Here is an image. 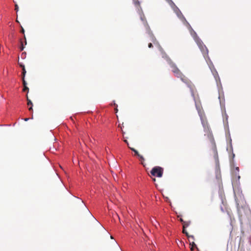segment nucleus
<instances>
[{
    "instance_id": "obj_17",
    "label": "nucleus",
    "mask_w": 251,
    "mask_h": 251,
    "mask_svg": "<svg viewBox=\"0 0 251 251\" xmlns=\"http://www.w3.org/2000/svg\"><path fill=\"white\" fill-rule=\"evenodd\" d=\"M23 91H27L28 93L29 91V88L27 87V86H24V88H23Z\"/></svg>"
},
{
    "instance_id": "obj_25",
    "label": "nucleus",
    "mask_w": 251,
    "mask_h": 251,
    "mask_svg": "<svg viewBox=\"0 0 251 251\" xmlns=\"http://www.w3.org/2000/svg\"><path fill=\"white\" fill-rule=\"evenodd\" d=\"M19 64L20 66L22 68V70L23 69V68H25L24 65H23V64L19 62Z\"/></svg>"
},
{
    "instance_id": "obj_32",
    "label": "nucleus",
    "mask_w": 251,
    "mask_h": 251,
    "mask_svg": "<svg viewBox=\"0 0 251 251\" xmlns=\"http://www.w3.org/2000/svg\"><path fill=\"white\" fill-rule=\"evenodd\" d=\"M115 110H116V112H117V111H118V109H117V108H115Z\"/></svg>"
},
{
    "instance_id": "obj_19",
    "label": "nucleus",
    "mask_w": 251,
    "mask_h": 251,
    "mask_svg": "<svg viewBox=\"0 0 251 251\" xmlns=\"http://www.w3.org/2000/svg\"><path fill=\"white\" fill-rule=\"evenodd\" d=\"M22 80H23V84L24 86H27V83L25 80V77L22 78Z\"/></svg>"
},
{
    "instance_id": "obj_26",
    "label": "nucleus",
    "mask_w": 251,
    "mask_h": 251,
    "mask_svg": "<svg viewBox=\"0 0 251 251\" xmlns=\"http://www.w3.org/2000/svg\"><path fill=\"white\" fill-rule=\"evenodd\" d=\"M21 32L23 33V34L25 33V30H24V29L23 28V27L22 26H21Z\"/></svg>"
},
{
    "instance_id": "obj_6",
    "label": "nucleus",
    "mask_w": 251,
    "mask_h": 251,
    "mask_svg": "<svg viewBox=\"0 0 251 251\" xmlns=\"http://www.w3.org/2000/svg\"><path fill=\"white\" fill-rule=\"evenodd\" d=\"M159 50L161 52L162 57L165 59L169 65L174 62L160 46L159 47Z\"/></svg>"
},
{
    "instance_id": "obj_31",
    "label": "nucleus",
    "mask_w": 251,
    "mask_h": 251,
    "mask_svg": "<svg viewBox=\"0 0 251 251\" xmlns=\"http://www.w3.org/2000/svg\"><path fill=\"white\" fill-rule=\"evenodd\" d=\"M152 180H153V181H155L156 179H155V178H153L152 179Z\"/></svg>"
},
{
    "instance_id": "obj_30",
    "label": "nucleus",
    "mask_w": 251,
    "mask_h": 251,
    "mask_svg": "<svg viewBox=\"0 0 251 251\" xmlns=\"http://www.w3.org/2000/svg\"><path fill=\"white\" fill-rule=\"evenodd\" d=\"M24 120H25V121H27L28 120V118H25Z\"/></svg>"
},
{
    "instance_id": "obj_8",
    "label": "nucleus",
    "mask_w": 251,
    "mask_h": 251,
    "mask_svg": "<svg viewBox=\"0 0 251 251\" xmlns=\"http://www.w3.org/2000/svg\"><path fill=\"white\" fill-rule=\"evenodd\" d=\"M149 35L150 37V41L152 42L155 46H158L160 47L158 42L157 41L153 34L151 32H150V31Z\"/></svg>"
},
{
    "instance_id": "obj_9",
    "label": "nucleus",
    "mask_w": 251,
    "mask_h": 251,
    "mask_svg": "<svg viewBox=\"0 0 251 251\" xmlns=\"http://www.w3.org/2000/svg\"><path fill=\"white\" fill-rule=\"evenodd\" d=\"M140 19L143 21V22L145 26L146 27L147 29L149 30H150L149 26V25L147 22V21L146 20L145 16L142 13L140 14Z\"/></svg>"
},
{
    "instance_id": "obj_29",
    "label": "nucleus",
    "mask_w": 251,
    "mask_h": 251,
    "mask_svg": "<svg viewBox=\"0 0 251 251\" xmlns=\"http://www.w3.org/2000/svg\"><path fill=\"white\" fill-rule=\"evenodd\" d=\"M24 38H25V45H26V38H25V35H24Z\"/></svg>"
},
{
    "instance_id": "obj_27",
    "label": "nucleus",
    "mask_w": 251,
    "mask_h": 251,
    "mask_svg": "<svg viewBox=\"0 0 251 251\" xmlns=\"http://www.w3.org/2000/svg\"><path fill=\"white\" fill-rule=\"evenodd\" d=\"M124 141L127 144V145L128 146V147L129 148V144H128V141H127V140L125 139L124 140Z\"/></svg>"
},
{
    "instance_id": "obj_12",
    "label": "nucleus",
    "mask_w": 251,
    "mask_h": 251,
    "mask_svg": "<svg viewBox=\"0 0 251 251\" xmlns=\"http://www.w3.org/2000/svg\"><path fill=\"white\" fill-rule=\"evenodd\" d=\"M196 107L198 110V113L199 114L200 117H201L203 116V112L201 111V108L200 105H199L196 102Z\"/></svg>"
},
{
    "instance_id": "obj_1",
    "label": "nucleus",
    "mask_w": 251,
    "mask_h": 251,
    "mask_svg": "<svg viewBox=\"0 0 251 251\" xmlns=\"http://www.w3.org/2000/svg\"><path fill=\"white\" fill-rule=\"evenodd\" d=\"M201 124L204 128V130L205 132L207 134L208 137L210 141L212 144V151L213 153L214 158L216 161H218V152L217 150L216 145L215 142L214 141V139L213 136L212 135V132L210 130V128L208 125V123L206 120H205L203 116L200 117Z\"/></svg>"
},
{
    "instance_id": "obj_35",
    "label": "nucleus",
    "mask_w": 251,
    "mask_h": 251,
    "mask_svg": "<svg viewBox=\"0 0 251 251\" xmlns=\"http://www.w3.org/2000/svg\"><path fill=\"white\" fill-rule=\"evenodd\" d=\"M191 237L192 238H194V236H191Z\"/></svg>"
},
{
    "instance_id": "obj_22",
    "label": "nucleus",
    "mask_w": 251,
    "mask_h": 251,
    "mask_svg": "<svg viewBox=\"0 0 251 251\" xmlns=\"http://www.w3.org/2000/svg\"><path fill=\"white\" fill-rule=\"evenodd\" d=\"M190 245H192V248H191V250L192 251H193V247L196 246V244H195L194 242H192L191 244H190Z\"/></svg>"
},
{
    "instance_id": "obj_13",
    "label": "nucleus",
    "mask_w": 251,
    "mask_h": 251,
    "mask_svg": "<svg viewBox=\"0 0 251 251\" xmlns=\"http://www.w3.org/2000/svg\"><path fill=\"white\" fill-rule=\"evenodd\" d=\"M129 148L132 151H133L135 153V155L138 156V157L140 156V154L139 153L138 151L136 150L135 149L133 148H131L130 147H129Z\"/></svg>"
},
{
    "instance_id": "obj_28",
    "label": "nucleus",
    "mask_w": 251,
    "mask_h": 251,
    "mask_svg": "<svg viewBox=\"0 0 251 251\" xmlns=\"http://www.w3.org/2000/svg\"><path fill=\"white\" fill-rule=\"evenodd\" d=\"M179 221H180V222L182 223V224H183L184 223V222H185L184 221H183V220L181 218H180L179 219Z\"/></svg>"
},
{
    "instance_id": "obj_21",
    "label": "nucleus",
    "mask_w": 251,
    "mask_h": 251,
    "mask_svg": "<svg viewBox=\"0 0 251 251\" xmlns=\"http://www.w3.org/2000/svg\"><path fill=\"white\" fill-rule=\"evenodd\" d=\"M152 42H150L148 44V47L149 48H151L153 47V45H152Z\"/></svg>"
},
{
    "instance_id": "obj_7",
    "label": "nucleus",
    "mask_w": 251,
    "mask_h": 251,
    "mask_svg": "<svg viewBox=\"0 0 251 251\" xmlns=\"http://www.w3.org/2000/svg\"><path fill=\"white\" fill-rule=\"evenodd\" d=\"M185 25L188 27V29H189L190 32H191L192 36L193 37L195 41L196 42H198V40H201L198 36L196 32L193 29V28H192V27L190 25V26H189L187 25Z\"/></svg>"
},
{
    "instance_id": "obj_3",
    "label": "nucleus",
    "mask_w": 251,
    "mask_h": 251,
    "mask_svg": "<svg viewBox=\"0 0 251 251\" xmlns=\"http://www.w3.org/2000/svg\"><path fill=\"white\" fill-rule=\"evenodd\" d=\"M199 47L200 48L201 51L202 52L204 57L206 60L210 69H211L212 73L214 75V72L215 71H213V69H214V66L210 60V58L208 56V50L206 47L203 44V42L201 40H198V42H196Z\"/></svg>"
},
{
    "instance_id": "obj_34",
    "label": "nucleus",
    "mask_w": 251,
    "mask_h": 251,
    "mask_svg": "<svg viewBox=\"0 0 251 251\" xmlns=\"http://www.w3.org/2000/svg\"><path fill=\"white\" fill-rule=\"evenodd\" d=\"M142 164L143 166H144V164H143V162H142Z\"/></svg>"
},
{
    "instance_id": "obj_18",
    "label": "nucleus",
    "mask_w": 251,
    "mask_h": 251,
    "mask_svg": "<svg viewBox=\"0 0 251 251\" xmlns=\"http://www.w3.org/2000/svg\"><path fill=\"white\" fill-rule=\"evenodd\" d=\"M182 232L184 234H186V235L187 236V237H190L189 235H188V232H187V231L185 230V228H183V230H182Z\"/></svg>"
},
{
    "instance_id": "obj_20",
    "label": "nucleus",
    "mask_w": 251,
    "mask_h": 251,
    "mask_svg": "<svg viewBox=\"0 0 251 251\" xmlns=\"http://www.w3.org/2000/svg\"><path fill=\"white\" fill-rule=\"evenodd\" d=\"M24 49V44H23V43L22 41H21V47H20V49H21V50H23Z\"/></svg>"
},
{
    "instance_id": "obj_14",
    "label": "nucleus",
    "mask_w": 251,
    "mask_h": 251,
    "mask_svg": "<svg viewBox=\"0 0 251 251\" xmlns=\"http://www.w3.org/2000/svg\"><path fill=\"white\" fill-rule=\"evenodd\" d=\"M190 224V222H186L185 221L183 224V228H185L188 227Z\"/></svg>"
},
{
    "instance_id": "obj_11",
    "label": "nucleus",
    "mask_w": 251,
    "mask_h": 251,
    "mask_svg": "<svg viewBox=\"0 0 251 251\" xmlns=\"http://www.w3.org/2000/svg\"><path fill=\"white\" fill-rule=\"evenodd\" d=\"M26 100H27V104L28 106H30L28 108V110L30 111H33V108H32L33 104H32V102L31 100L28 98L27 94H26Z\"/></svg>"
},
{
    "instance_id": "obj_2",
    "label": "nucleus",
    "mask_w": 251,
    "mask_h": 251,
    "mask_svg": "<svg viewBox=\"0 0 251 251\" xmlns=\"http://www.w3.org/2000/svg\"><path fill=\"white\" fill-rule=\"evenodd\" d=\"M170 66L172 68V71L176 77L179 78L181 80L186 84L191 89H192L194 87L191 81L182 74L174 62L171 64Z\"/></svg>"
},
{
    "instance_id": "obj_5",
    "label": "nucleus",
    "mask_w": 251,
    "mask_h": 251,
    "mask_svg": "<svg viewBox=\"0 0 251 251\" xmlns=\"http://www.w3.org/2000/svg\"><path fill=\"white\" fill-rule=\"evenodd\" d=\"M172 7L174 8V10L177 16L183 21L184 24L190 26L189 23L187 21L178 8L176 5L175 6H173Z\"/></svg>"
},
{
    "instance_id": "obj_16",
    "label": "nucleus",
    "mask_w": 251,
    "mask_h": 251,
    "mask_svg": "<svg viewBox=\"0 0 251 251\" xmlns=\"http://www.w3.org/2000/svg\"><path fill=\"white\" fill-rule=\"evenodd\" d=\"M166 0L169 3V4L171 6H175V4L172 0Z\"/></svg>"
},
{
    "instance_id": "obj_24",
    "label": "nucleus",
    "mask_w": 251,
    "mask_h": 251,
    "mask_svg": "<svg viewBox=\"0 0 251 251\" xmlns=\"http://www.w3.org/2000/svg\"><path fill=\"white\" fill-rule=\"evenodd\" d=\"M139 157L140 158V159L141 161H144L145 159H144V157H143L142 155H140V156H139Z\"/></svg>"
},
{
    "instance_id": "obj_4",
    "label": "nucleus",
    "mask_w": 251,
    "mask_h": 251,
    "mask_svg": "<svg viewBox=\"0 0 251 251\" xmlns=\"http://www.w3.org/2000/svg\"><path fill=\"white\" fill-rule=\"evenodd\" d=\"M163 172L164 169L163 168L160 166H155L151 169V174L153 176L161 177L163 176Z\"/></svg>"
},
{
    "instance_id": "obj_23",
    "label": "nucleus",
    "mask_w": 251,
    "mask_h": 251,
    "mask_svg": "<svg viewBox=\"0 0 251 251\" xmlns=\"http://www.w3.org/2000/svg\"><path fill=\"white\" fill-rule=\"evenodd\" d=\"M15 10L17 12L19 9V7L17 3H15Z\"/></svg>"
},
{
    "instance_id": "obj_33",
    "label": "nucleus",
    "mask_w": 251,
    "mask_h": 251,
    "mask_svg": "<svg viewBox=\"0 0 251 251\" xmlns=\"http://www.w3.org/2000/svg\"><path fill=\"white\" fill-rule=\"evenodd\" d=\"M114 105H115V106H117V104H116V103H114Z\"/></svg>"
},
{
    "instance_id": "obj_10",
    "label": "nucleus",
    "mask_w": 251,
    "mask_h": 251,
    "mask_svg": "<svg viewBox=\"0 0 251 251\" xmlns=\"http://www.w3.org/2000/svg\"><path fill=\"white\" fill-rule=\"evenodd\" d=\"M239 167H235L233 172V177H234L235 178H237L238 180H239V179L240 178V176L239 175Z\"/></svg>"
},
{
    "instance_id": "obj_15",
    "label": "nucleus",
    "mask_w": 251,
    "mask_h": 251,
    "mask_svg": "<svg viewBox=\"0 0 251 251\" xmlns=\"http://www.w3.org/2000/svg\"><path fill=\"white\" fill-rule=\"evenodd\" d=\"M26 73V72L25 69L23 68V69L22 70V78L25 77Z\"/></svg>"
},
{
    "instance_id": "obj_36",
    "label": "nucleus",
    "mask_w": 251,
    "mask_h": 251,
    "mask_svg": "<svg viewBox=\"0 0 251 251\" xmlns=\"http://www.w3.org/2000/svg\"><path fill=\"white\" fill-rule=\"evenodd\" d=\"M111 238L113 239V237L112 236H111Z\"/></svg>"
}]
</instances>
